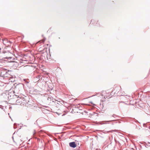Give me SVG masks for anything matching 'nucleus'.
Segmentation results:
<instances>
[{"instance_id":"f257e3e1","label":"nucleus","mask_w":150,"mask_h":150,"mask_svg":"<svg viewBox=\"0 0 150 150\" xmlns=\"http://www.w3.org/2000/svg\"><path fill=\"white\" fill-rule=\"evenodd\" d=\"M121 89V88L120 86H116L112 90V92H113L114 93H117L120 91Z\"/></svg>"},{"instance_id":"f03ea898","label":"nucleus","mask_w":150,"mask_h":150,"mask_svg":"<svg viewBox=\"0 0 150 150\" xmlns=\"http://www.w3.org/2000/svg\"><path fill=\"white\" fill-rule=\"evenodd\" d=\"M108 91H103V93H104L105 95H104V97L105 98H107V97H110V95L109 93L107 92Z\"/></svg>"},{"instance_id":"7ed1b4c3","label":"nucleus","mask_w":150,"mask_h":150,"mask_svg":"<svg viewBox=\"0 0 150 150\" xmlns=\"http://www.w3.org/2000/svg\"><path fill=\"white\" fill-rule=\"evenodd\" d=\"M69 146L75 148L76 146L75 142H70L69 144Z\"/></svg>"},{"instance_id":"20e7f679","label":"nucleus","mask_w":150,"mask_h":150,"mask_svg":"<svg viewBox=\"0 0 150 150\" xmlns=\"http://www.w3.org/2000/svg\"><path fill=\"white\" fill-rule=\"evenodd\" d=\"M6 53L7 54V56H5L4 58H11L10 54L11 53L8 51L6 52Z\"/></svg>"},{"instance_id":"39448f33","label":"nucleus","mask_w":150,"mask_h":150,"mask_svg":"<svg viewBox=\"0 0 150 150\" xmlns=\"http://www.w3.org/2000/svg\"><path fill=\"white\" fill-rule=\"evenodd\" d=\"M8 42V40H3V43L5 45H6V43Z\"/></svg>"},{"instance_id":"423d86ee","label":"nucleus","mask_w":150,"mask_h":150,"mask_svg":"<svg viewBox=\"0 0 150 150\" xmlns=\"http://www.w3.org/2000/svg\"><path fill=\"white\" fill-rule=\"evenodd\" d=\"M52 99L53 100V99L52 98H51L50 97H49L47 98V100H48L51 101L52 100Z\"/></svg>"},{"instance_id":"0eeeda50","label":"nucleus","mask_w":150,"mask_h":150,"mask_svg":"<svg viewBox=\"0 0 150 150\" xmlns=\"http://www.w3.org/2000/svg\"><path fill=\"white\" fill-rule=\"evenodd\" d=\"M10 82L12 84V85H13L14 84L13 83H12V81H11V82Z\"/></svg>"},{"instance_id":"6e6552de","label":"nucleus","mask_w":150,"mask_h":150,"mask_svg":"<svg viewBox=\"0 0 150 150\" xmlns=\"http://www.w3.org/2000/svg\"><path fill=\"white\" fill-rule=\"evenodd\" d=\"M40 76H38V78H40Z\"/></svg>"},{"instance_id":"1a4fd4ad","label":"nucleus","mask_w":150,"mask_h":150,"mask_svg":"<svg viewBox=\"0 0 150 150\" xmlns=\"http://www.w3.org/2000/svg\"><path fill=\"white\" fill-rule=\"evenodd\" d=\"M42 41L43 42L44 41V40H43Z\"/></svg>"}]
</instances>
